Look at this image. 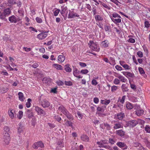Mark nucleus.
<instances>
[{
  "instance_id": "f257e3e1",
  "label": "nucleus",
  "mask_w": 150,
  "mask_h": 150,
  "mask_svg": "<svg viewBox=\"0 0 150 150\" xmlns=\"http://www.w3.org/2000/svg\"><path fill=\"white\" fill-rule=\"evenodd\" d=\"M9 21L11 23H16L18 22H19L21 21V18L20 17H16L14 15H12L8 18Z\"/></svg>"
},
{
  "instance_id": "f03ea898",
  "label": "nucleus",
  "mask_w": 150,
  "mask_h": 150,
  "mask_svg": "<svg viewBox=\"0 0 150 150\" xmlns=\"http://www.w3.org/2000/svg\"><path fill=\"white\" fill-rule=\"evenodd\" d=\"M35 110L37 112L38 115L45 116L46 115V112L44 110L38 106L35 107Z\"/></svg>"
},
{
  "instance_id": "7ed1b4c3",
  "label": "nucleus",
  "mask_w": 150,
  "mask_h": 150,
  "mask_svg": "<svg viewBox=\"0 0 150 150\" xmlns=\"http://www.w3.org/2000/svg\"><path fill=\"white\" fill-rule=\"evenodd\" d=\"M42 106L44 108H47L50 105V103L45 99L42 100L40 103Z\"/></svg>"
},
{
  "instance_id": "20e7f679",
  "label": "nucleus",
  "mask_w": 150,
  "mask_h": 150,
  "mask_svg": "<svg viewBox=\"0 0 150 150\" xmlns=\"http://www.w3.org/2000/svg\"><path fill=\"white\" fill-rule=\"evenodd\" d=\"M4 141L6 145L9 144L10 140V138L9 134L5 133V135L4 136Z\"/></svg>"
},
{
  "instance_id": "39448f33",
  "label": "nucleus",
  "mask_w": 150,
  "mask_h": 150,
  "mask_svg": "<svg viewBox=\"0 0 150 150\" xmlns=\"http://www.w3.org/2000/svg\"><path fill=\"white\" fill-rule=\"evenodd\" d=\"M39 147L41 148L44 147V144L41 142L39 141L35 142L33 145V147L35 149H37Z\"/></svg>"
},
{
  "instance_id": "423d86ee",
  "label": "nucleus",
  "mask_w": 150,
  "mask_h": 150,
  "mask_svg": "<svg viewBox=\"0 0 150 150\" xmlns=\"http://www.w3.org/2000/svg\"><path fill=\"white\" fill-rule=\"evenodd\" d=\"M80 73V71L78 70L76 68H75L73 69V74L76 77L78 78H82L83 76H81L80 75H79Z\"/></svg>"
},
{
  "instance_id": "0eeeda50",
  "label": "nucleus",
  "mask_w": 150,
  "mask_h": 150,
  "mask_svg": "<svg viewBox=\"0 0 150 150\" xmlns=\"http://www.w3.org/2000/svg\"><path fill=\"white\" fill-rule=\"evenodd\" d=\"M128 125L132 127L135 126L137 125V120L129 121L128 122Z\"/></svg>"
},
{
  "instance_id": "6e6552de",
  "label": "nucleus",
  "mask_w": 150,
  "mask_h": 150,
  "mask_svg": "<svg viewBox=\"0 0 150 150\" xmlns=\"http://www.w3.org/2000/svg\"><path fill=\"white\" fill-rule=\"evenodd\" d=\"M89 47L93 50L96 52H98L100 50V48L99 47L98 48L97 45L96 43L93 44Z\"/></svg>"
},
{
  "instance_id": "1a4fd4ad",
  "label": "nucleus",
  "mask_w": 150,
  "mask_h": 150,
  "mask_svg": "<svg viewBox=\"0 0 150 150\" xmlns=\"http://www.w3.org/2000/svg\"><path fill=\"white\" fill-rule=\"evenodd\" d=\"M11 10L10 8H8L4 10L3 13L6 16H8L11 13Z\"/></svg>"
},
{
  "instance_id": "9d476101",
  "label": "nucleus",
  "mask_w": 150,
  "mask_h": 150,
  "mask_svg": "<svg viewBox=\"0 0 150 150\" xmlns=\"http://www.w3.org/2000/svg\"><path fill=\"white\" fill-rule=\"evenodd\" d=\"M26 114L27 116L30 119L33 117V113L31 110H27Z\"/></svg>"
},
{
  "instance_id": "9b49d317",
  "label": "nucleus",
  "mask_w": 150,
  "mask_h": 150,
  "mask_svg": "<svg viewBox=\"0 0 150 150\" xmlns=\"http://www.w3.org/2000/svg\"><path fill=\"white\" fill-rule=\"evenodd\" d=\"M108 141L107 140H101L100 142H97V144L98 145L102 146L105 144H108Z\"/></svg>"
},
{
  "instance_id": "f8f14e48",
  "label": "nucleus",
  "mask_w": 150,
  "mask_h": 150,
  "mask_svg": "<svg viewBox=\"0 0 150 150\" xmlns=\"http://www.w3.org/2000/svg\"><path fill=\"white\" fill-rule=\"evenodd\" d=\"M47 34L41 33L38 35L37 37L40 40H42L45 39L47 36Z\"/></svg>"
},
{
  "instance_id": "ddd939ff",
  "label": "nucleus",
  "mask_w": 150,
  "mask_h": 150,
  "mask_svg": "<svg viewBox=\"0 0 150 150\" xmlns=\"http://www.w3.org/2000/svg\"><path fill=\"white\" fill-rule=\"evenodd\" d=\"M110 18L112 21L116 24H117V23H120L121 22V20L120 18L117 19L114 18H113L112 16H110Z\"/></svg>"
},
{
  "instance_id": "4468645a",
  "label": "nucleus",
  "mask_w": 150,
  "mask_h": 150,
  "mask_svg": "<svg viewBox=\"0 0 150 150\" xmlns=\"http://www.w3.org/2000/svg\"><path fill=\"white\" fill-rule=\"evenodd\" d=\"M116 133L121 137H123L125 134V132L122 129L117 130L116 131Z\"/></svg>"
},
{
  "instance_id": "2eb2a0df",
  "label": "nucleus",
  "mask_w": 150,
  "mask_h": 150,
  "mask_svg": "<svg viewBox=\"0 0 150 150\" xmlns=\"http://www.w3.org/2000/svg\"><path fill=\"white\" fill-rule=\"evenodd\" d=\"M81 139L83 141L88 142L89 140V138L87 135L85 134L82 135L81 137Z\"/></svg>"
},
{
  "instance_id": "dca6fc26",
  "label": "nucleus",
  "mask_w": 150,
  "mask_h": 150,
  "mask_svg": "<svg viewBox=\"0 0 150 150\" xmlns=\"http://www.w3.org/2000/svg\"><path fill=\"white\" fill-rule=\"evenodd\" d=\"M19 127H18V131L19 133H21L23 131V126L22 125L21 122L19 123Z\"/></svg>"
},
{
  "instance_id": "f3484780",
  "label": "nucleus",
  "mask_w": 150,
  "mask_h": 150,
  "mask_svg": "<svg viewBox=\"0 0 150 150\" xmlns=\"http://www.w3.org/2000/svg\"><path fill=\"white\" fill-rule=\"evenodd\" d=\"M18 95L19 100L21 101H24L25 98L23 93L21 92H19L18 93Z\"/></svg>"
},
{
  "instance_id": "a211bd4d",
  "label": "nucleus",
  "mask_w": 150,
  "mask_h": 150,
  "mask_svg": "<svg viewBox=\"0 0 150 150\" xmlns=\"http://www.w3.org/2000/svg\"><path fill=\"white\" fill-rule=\"evenodd\" d=\"M124 116V114L122 112L118 113L117 115V118L119 120H122Z\"/></svg>"
},
{
  "instance_id": "6ab92c4d",
  "label": "nucleus",
  "mask_w": 150,
  "mask_h": 150,
  "mask_svg": "<svg viewBox=\"0 0 150 150\" xmlns=\"http://www.w3.org/2000/svg\"><path fill=\"white\" fill-rule=\"evenodd\" d=\"M79 15H77L76 13L73 14L71 12H69V14L68 18H73L75 17H79Z\"/></svg>"
},
{
  "instance_id": "aec40b11",
  "label": "nucleus",
  "mask_w": 150,
  "mask_h": 150,
  "mask_svg": "<svg viewBox=\"0 0 150 150\" xmlns=\"http://www.w3.org/2000/svg\"><path fill=\"white\" fill-rule=\"evenodd\" d=\"M62 9L61 10L60 13L64 17V19H65L66 17H65V13L66 12V8L65 7L64 8V7H62Z\"/></svg>"
},
{
  "instance_id": "412c9836",
  "label": "nucleus",
  "mask_w": 150,
  "mask_h": 150,
  "mask_svg": "<svg viewBox=\"0 0 150 150\" xmlns=\"http://www.w3.org/2000/svg\"><path fill=\"white\" fill-rule=\"evenodd\" d=\"M122 91L123 92H126L128 91L127 87L125 84H123L121 86Z\"/></svg>"
},
{
  "instance_id": "4be33fe9",
  "label": "nucleus",
  "mask_w": 150,
  "mask_h": 150,
  "mask_svg": "<svg viewBox=\"0 0 150 150\" xmlns=\"http://www.w3.org/2000/svg\"><path fill=\"white\" fill-rule=\"evenodd\" d=\"M53 66L57 69H62V66L60 65L57 64H54L53 65Z\"/></svg>"
},
{
  "instance_id": "5701e85b",
  "label": "nucleus",
  "mask_w": 150,
  "mask_h": 150,
  "mask_svg": "<svg viewBox=\"0 0 150 150\" xmlns=\"http://www.w3.org/2000/svg\"><path fill=\"white\" fill-rule=\"evenodd\" d=\"M59 61L60 62H63L65 60L64 57L62 55H60L58 57V59Z\"/></svg>"
},
{
  "instance_id": "b1692460",
  "label": "nucleus",
  "mask_w": 150,
  "mask_h": 150,
  "mask_svg": "<svg viewBox=\"0 0 150 150\" xmlns=\"http://www.w3.org/2000/svg\"><path fill=\"white\" fill-rule=\"evenodd\" d=\"M66 117L70 120H73V116L71 114H69L68 112L66 111Z\"/></svg>"
},
{
  "instance_id": "393cba45",
  "label": "nucleus",
  "mask_w": 150,
  "mask_h": 150,
  "mask_svg": "<svg viewBox=\"0 0 150 150\" xmlns=\"http://www.w3.org/2000/svg\"><path fill=\"white\" fill-rule=\"evenodd\" d=\"M123 126L122 125L119 123H116L115 124V126L113 127V128L115 129H117L120 128H122Z\"/></svg>"
},
{
  "instance_id": "a878e982",
  "label": "nucleus",
  "mask_w": 150,
  "mask_h": 150,
  "mask_svg": "<svg viewBox=\"0 0 150 150\" xmlns=\"http://www.w3.org/2000/svg\"><path fill=\"white\" fill-rule=\"evenodd\" d=\"M108 41L107 40H105L103 41L101 43V44L103 47H106L108 46Z\"/></svg>"
},
{
  "instance_id": "bb28decb",
  "label": "nucleus",
  "mask_w": 150,
  "mask_h": 150,
  "mask_svg": "<svg viewBox=\"0 0 150 150\" xmlns=\"http://www.w3.org/2000/svg\"><path fill=\"white\" fill-rule=\"evenodd\" d=\"M126 107L129 110L132 109L133 108L132 105L129 102L126 104Z\"/></svg>"
},
{
  "instance_id": "cd10ccee",
  "label": "nucleus",
  "mask_w": 150,
  "mask_h": 150,
  "mask_svg": "<svg viewBox=\"0 0 150 150\" xmlns=\"http://www.w3.org/2000/svg\"><path fill=\"white\" fill-rule=\"evenodd\" d=\"M95 18L96 21H102L103 20V18L99 15L95 16Z\"/></svg>"
},
{
  "instance_id": "c85d7f7f",
  "label": "nucleus",
  "mask_w": 150,
  "mask_h": 150,
  "mask_svg": "<svg viewBox=\"0 0 150 150\" xmlns=\"http://www.w3.org/2000/svg\"><path fill=\"white\" fill-rule=\"evenodd\" d=\"M66 125L67 126H70L71 128L73 129L74 128L73 124L71 121L68 120L67 121V124H66Z\"/></svg>"
},
{
  "instance_id": "c756f323",
  "label": "nucleus",
  "mask_w": 150,
  "mask_h": 150,
  "mask_svg": "<svg viewBox=\"0 0 150 150\" xmlns=\"http://www.w3.org/2000/svg\"><path fill=\"white\" fill-rule=\"evenodd\" d=\"M59 110L61 111L64 115L66 114V111L65 110V108L63 106H60L59 107Z\"/></svg>"
},
{
  "instance_id": "7c9ffc66",
  "label": "nucleus",
  "mask_w": 150,
  "mask_h": 150,
  "mask_svg": "<svg viewBox=\"0 0 150 150\" xmlns=\"http://www.w3.org/2000/svg\"><path fill=\"white\" fill-rule=\"evenodd\" d=\"M112 17L114 18H116L117 17L121 18L120 16L117 13H114L112 14Z\"/></svg>"
},
{
  "instance_id": "2f4dec72",
  "label": "nucleus",
  "mask_w": 150,
  "mask_h": 150,
  "mask_svg": "<svg viewBox=\"0 0 150 150\" xmlns=\"http://www.w3.org/2000/svg\"><path fill=\"white\" fill-rule=\"evenodd\" d=\"M28 102L26 103V105L27 108H29L30 107L31 103L30 102L31 101V100L30 98H28L27 100Z\"/></svg>"
},
{
  "instance_id": "473e14b6",
  "label": "nucleus",
  "mask_w": 150,
  "mask_h": 150,
  "mask_svg": "<svg viewBox=\"0 0 150 150\" xmlns=\"http://www.w3.org/2000/svg\"><path fill=\"white\" fill-rule=\"evenodd\" d=\"M137 124H139L140 125H143L144 123V121L141 119H138L137 120Z\"/></svg>"
},
{
  "instance_id": "72a5a7b5",
  "label": "nucleus",
  "mask_w": 150,
  "mask_h": 150,
  "mask_svg": "<svg viewBox=\"0 0 150 150\" xmlns=\"http://www.w3.org/2000/svg\"><path fill=\"white\" fill-rule=\"evenodd\" d=\"M77 115L79 117V120H80L82 119L83 118V115L81 113V112L79 111H78L77 113Z\"/></svg>"
},
{
  "instance_id": "f704fd0d",
  "label": "nucleus",
  "mask_w": 150,
  "mask_h": 150,
  "mask_svg": "<svg viewBox=\"0 0 150 150\" xmlns=\"http://www.w3.org/2000/svg\"><path fill=\"white\" fill-rule=\"evenodd\" d=\"M8 114L11 118L13 119L14 118V115L12 112V110H11L10 112L8 111Z\"/></svg>"
},
{
  "instance_id": "c9c22d12",
  "label": "nucleus",
  "mask_w": 150,
  "mask_h": 150,
  "mask_svg": "<svg viewBox=\"0 0 150 150\" xmlns=\"http://www.w3.org/2000/svg\"><path fill=\"white\" fill-rule=\"evenodd\" d=\"M8 3L12 5L16 4V0H8Z\"/></svg>"
},
{
  "instance_id": "e433bc0d",
  "label": "nucleus",
  "mask_w": 150,
  "mask_h": 150,
  "mask_svg": "<svg viewBox=\"0 0 150 150\" xmlns=\"http://www.w3.org/2000/svg\"><path fill=\"white\" fill-rule=\"evenodd\" d=\"M19 115L18 116L19 119H21L23 116V112L21 111H20L18 112Z\"/></svg>"
},
{
  "instance_id": "4c0bfd02",
  "label": "nucleus",
  "mask_w": 150,
  "mask_h": 150,
  "mask_svg": "<svg viewBox=\"0 0 150 150\" xmlns=\"http://www.w3.org/2000/svg\"><path fill=\"white\" fill-rule=\"evenodd\" d=\"M4 130L6 132L5 133L6 134H9L10 131V128L7 126H5L4 127Z\"/></svg>"
},
{
  "instance_id": "58836bf2",
  "label": "nucleus",
  "mask_w": 150,
  "mask_h": 150,
  "mask_svg": "<svg viewBox=\"0 0 150 150\" xmlns=\"http://www.w3.org/2000/svg\"><path fill=\"white\" fill-rule=\"evenodd\" d=\"M69 65L66 64V72H70L71 71V69L69 67Z\"/></svg>"
},
{
  "instance_id": "ea45409f",
  "label": "nucleus",
  "mask_w": 150,
  "mask_h": 150,
  "mask_svg": "<svg viewBox=\"0 0 150 150\" xmlns=\"http://www.w3.org/2000/svg\"><path fill=\"white\" fill-rule=\"evenodd\" d=\"M145 131L147 133H150V127L149 125H146L145 129Z\"/></svg>"
},
{
  "instance_id": "a19ab883",
  "label": "nucleus",
  "mask_w": 150,
  "mask_h": 150,
  "mask_svg": "<svg viewBox=\"0 0 150 150\" xmlns=\"http://www.w3.org/2000/svg\"><path fill=\"white\" fill-rule=\"evenodd\" d=\"M57 144H58L59 146H57V149H59V147H61V148L63 147V145L59 146H60V144H61V145L62 144V140H61L59 141L57 143Z\"/></svg>"
},
{
  "instance_id": "79ce46f5",
  "label": "nucleus",
  "mask_w": 150,
  "mask_h": 150,
  "mask_svg": "<svg viewBox=\"0 0 150 150\" xmlns=\"http://www.w3.org/2000/svg\"><path fill=\"white\" fill-rule=\"evenodd\" d=\"M139 71L140 74H145L144 71L143 69L141 67L139 68Z\"/></svg>"
},
{
  "instance_id": "37998d69",
  "label": "nucleus",
  "mask_w": 150,
  "mask_h": 150,
  "mask_svg": "<svg viewBox=\"0 0 150 150\" xmlns=\"http://www.w3.org/2000/svg\"><path fill=\"white\" fill-rule=\"evenodd\" d=\"M115 142V141L114 139H113L109 138V140L108 141V143H110L111 144H113Z\"/></svg>"
},
{
  "instance_id": "c03bdc74",
  "label": "nucleus",
  "mask_w": 150,
  "mask_h": 150,
  "mask_svg": "<svg viewBox=\"0 0 150 150\" xmlns=\"http://www.w3.org/2000/svg\"><path fill=\"white\" fill-rule=\"evenodd\" d=\"M137 54L139 57L141 58L143 56V54L141 51H139L138 52Z\"/></svg>"
},
{
  "instance_id": "a18cd8bd",
  "label": "nucleus",
  "mask_w": 150,
  "mask_h": 150,
  "mask_svg": "<svg viewBox=\"0 0 150 150\" xmlns=\"http://www.w3.org/2000/svg\"><path fill=\"white\" fill-rule=\"evenodd\" d=\"M144 111L142 110H138L136 112V113L137 115L139 116L142 114L143 113Z\"/></svg>"
},
{
  "instance_id": "49530a36",
  "label": "nucleus",
  "mask_w": 150,
  "mask_h": 150,
  "mask_svg": "<svg viewBox=\"0 0 150 150\" xmlns=\"http://www.w3.org/2000/svg\"><path fill=\"white\" fill-rule=\"evenodd\" d=\"M88 71V70L85 69L81 70L80 71V73L83 74H87Z\"/></svg>"
},
{
  "instance_id": "de8ad7c7",
  "label": "nucleus",
  "mask_w": 150,
  "mask_h": 150,
  "mask_svg": "<svg viewBox=\"0 0 150 150\" xmlns=\"http://www.w3.org/2000/svg\"><path fill=\"white\" fill-rule=\"evenodd\" d=\"M36 20L37 22L38 23H41L42 22V20L41 18L38 17H37L36 18Z\"/></svg>"
},
{
  "instance_id": "09e8293b",
  "label": "nucleus",
  "mask_w": 150,
  "mask_h": 150,
  "mask_svg": "<svg viewBox=\"0 0 150 150\" xmlns=\"http://www.w3.org/2000/svg\"><path fill=\"white\" fill-rule=\"evenodd\" d=\"M145 26L146 28H149V27L150 24L148 21H145L144 23Z\"/></svg>"
},
{
  "instance_id": "8fccbe9b",
  "label": "nucleus",
  "mask_w": 150,
  "mask_h": 150,
  "mask_svg": "<svg viewBox=\"0 0 150 150\" xmlns=\"http://www.w3.org/2000/svg\"><path fill=\"white\" fill-rule=\"evenodd\" d=\"M101 5L105 8L108 9L110 10V8L106 4H105L103 3H101Z\"/></svg>"
},
{
  "instance_id": "3c124183",
  "label": "nucleus",
  "mask_w": 150,
  "mask_h": 150,
  "mask_svg": "<svg viewBox=\"0 0 150 150\" xmlns=\"http://www.w3.org/2000/svg\"><path fill=\"white\" fill-rule=\"evenodd\" d=\"M104 29L106 31H107L110 29V27L109 26L105 25Z\"/></svg>"
},
{
  "instance_id": "603ef678",
  "label": "nucleus",
  "mask_w": 150,
  "mask_h": 150,
  "mask_svg": "<svg viewBox=\"0 0 150 150\" xmlns=\"http://www.w3.org/2000/svg\"><path fill=\"white\" fill-rule=\"evenodd\" d=\"M120 82V80L117 79H115L114 81V83L115 84H118Z\"/></svg>"
},
{
  "instance_id": "864d4df0",
  "label": "nucleus",
  "mask_w": 150,
  "mask_h": 150,
  "mask_svg": "<svg viewBox=\"0 0 150 150\" xmlns=\"http://www.w3.org/2000/svg\"><path fill=\"white\" fill-rule=\"evenodd\" d=\"M1 90L3 93H5L8 91V89L7 88L3 87L1 88Z\"/></svg>"
},
{
  "instance_id": "5fc2aeb1",
  "label": "nucleus",
  "mask_w": 150,
  "mask_h": 150,
  "mask_svg": "<svg viewBox=\"0 0 150 150\" xmlns=\"http://www.w3.org/2000/svg\"><path fill=\"white\" fill-rule=\"evenodd\" d=\"M122 66L126 69H129L130 68L129 65L127 64H124Z\"/></svg>"
},
{
  "instance_id": "6e6d98bb",
  "label": "nucleus",
  "mask_w": 150,
  "mask_h": 150,
  "mask_svg": "<svg viewBox=\"0 0 150 150\" xmlns=\"http://www.w3.org/2000/svg\"><path fill=\"white\" fill-rule=\"evenodd\" d=\"M104 125L106 127L107 130H109L110 129V127L109 124L107 123L104 124Z\"/></svg>"
},
{
  "instance_id": "4d7b16f0",
  "label": "nucleus",
  "mask_w": 150,
  "mask_h": 150,
  "mask_svg": "<svg viewBox=\"0 0 150 150\" xmlns=\"http://www.w3.org/2000/svg\"><path fill=\"white\" fill-rule=\"evenodd\" d=\"M110 102V100H105L104 102V104L105 105H107L109 104Z\"/></svg>"
},
{
  "instance_id": "13d9d810",
  "label": "nucleus",
  "mask_w": 150,
  "mask_h": 150,
  "mask_svg": "<svg viewBox=\"0 0 150 150\" xmlns=\"http://www.w3.org/2000/svg\"><path fill=\"white\" fill-rule=\"evenodd\" d=\"M134 75L133 73H131L130 72H128L127 74V77H134Z\"/></svg>"
},
{
  "instance_id": "bf43d9fd",
  "label": "nucleus",
  "mask_w": 150,
  "mask_h": 150,
  "mask_svg": "<svg viewBox=\"0 0 150 150\" xmlns=\"http://www.w3.org/2000/svg\"><path fill=\"white\" fill-rule=\"evenodd\" d=\"M117 89V87L115 86H113L111 87V91L112 92L116 90Z\"/></svg>"
},
{
  "instance_id": "052dcab7",
  "label": "nucleus",
  "mask_w": 150,
  "mask_h": 150,
  "mask_svg": "<svg viewBox=\"0 0 150 150\" xmlns=\"http://www.w3.org/2000/svg\"><path fill=\"white\" fill-rule=\"evenodd\" d=\"M128 42L132 43H134L135 42V40L132 38H130L128 40Z\"/></svg>"
},
{
  "instance_id": "680f3d73",
  "label": "nucleus",
  "mask_w": 150,
  "mask_h": 150,
  "mask_svg": "<svg viewBox=\"0 0 150 150\" xmlns=\"http://www.w3.org/2000/svg\"><path fill=\"white\" fill-rule=\"evenodd\" d=\"M18 13L20 14V16H23L24 15V11L21 10H19L18 11Z\"/></svg>"
},
{
  "instance_id": "e2e57ef3",
  "label": "nucleus",
  "mask_w": 150,
  "mask_h": 150,
  "mask_svg": "<svg viewBox=\"0 0 150 150\" xmlns=\"http://www.w3.org/2000/svg\"><path fill=\"white\" fill-rule=\"evenodd\" d=\"M43 81L45 83H48V82L50 81V79L47 78H45L43 79Z\"/></svg>"
},
{
  "instance_id": "0e129e2a",
  "label": "nucleus",
  "mask_w": 150,
  "mask_h": 150,
  "mask_svg": "<svg viewBox=\"0 0 150 150\" xmlns=\"http://www.w3.org/2000/svg\"><path fill=\"white\" fill-rule=\"evenodd\" d=\"M116 69L118 70L121 71L122 70V67L120 66L117 65L115 66Z\"/></svg>"
},
{
  "instance_id": "69168bd1",
  "label": "nucleus",
  "mask_w": 150,
  "mask_h": 150,
  "mask_svg": "<svg viewBox=\"0 0 150 150\" xmlns=\"http://www.w3.org/2000/svg\"><path fill=\"white\" fill-rule=\"evenodd\" d=\"M125 97L126 96H123L122 97L121 99L120 100V102L122 103H123L124 102Z\"/></svg>"
},
{
  "instance_id": "338daca9",
  "label": "nucleus",
  "mask_w": 150,
  "mask_h": 150,
  "mask_svg": "<svg viewBox=\"0 0 150 150\" xmlns=\"http://www.w3.org/2000/svg\"><path fill=\"white\" fill-rule=\"evenodd\" d=\"M59 11H60V10L58 9H57V10H56L54 12V16H57L58 15V14L59 12Z\"/></svg>"
},
{
  "instance_id": "774afa93",
  "label": "nucleus",
  "mask_w": 150,
  "mask_h": 150,
  "mask_svg": "<svg viewBox=\"0 0 150 150\" xmlns=\"http://www.w3.org/2000/svg\"><path fill=\"white\" fill-rule=\"evenodd\" d=\"M57 84L59 85H62L64 84V83L62 81H57Z\"/></svg>"
}]
</instances>
